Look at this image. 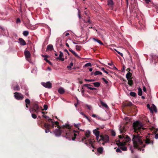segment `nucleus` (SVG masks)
<instances>
[{"label": "nucleus", "instance_id": "obj_10", "mask_svg": "<svg viewBox=\"0 0 158 158\" xmlns=\"http://www.w3.org/2000/svg\"><path fill=\"white\" fill-rule=\"evenodd\" d=\"M93 133L96 136V138L97 140L99 139L100 138V132L96 129H95L93 131Z\"/></svg>", "mask_w": 158, "mask_h": 158}, {"label": "nucleus", "instance_id": "obj_2", "mask_svg": "<svg viewBox=\"0 0 158 158\" xmlns=\"http://www.w3.org/2000/svg\"><path fill=\"white\" fill-rule=\"evenodd\" d=\"M141 137L138 135H134L132 141L134 147L143 151H144L143 148L145 147V145L149 144L152 145L153 143V139H151L146 138L145 140H144L146 144V145H145L143 143Z\"/></svg>", "mask_w": 158, "mask_h": 158}, {"label": "nucleus", "instance_id": "obj_48", "mask_svg": "<svg viewBox=\"0 0 158 158\" xmlns=\"http://www.w3.org/2000/svg\"><path fill=\"white\" fill-rule=\"evenodd\" d=\"M74 125L75 126V127H76L78 128L80 126V124H74Z\"/></svg>", "mask_w": 158, "mask_h": 158}, {"label": "nucleus", "instance_id": "obj_54", "mask_svg": "<svg viewBox=\"0 0 158 158\" xmlns=\"http://www.w3.org/2000/svg\"><path fill=\"white\" fill-rule=\"evenodd\" d=\"M49 129H46L45 130V132L46 133H47L50 131Z\"/></svg>", "mask_w": 158, "mask_h": 158}, {"label": "nucleus", "instance_id": "obj_41", "mask_svg": "<svg viewBox=\"0 0 158 158\" xmlns=\"http://www.w3.org/2000/svg\"><path fill=\"white\" fill-rule=\"evenodd\" d=\"M101 70L102 71H103L104 73H106L107 74H108V72L105 70V69L104 68H102L101 69Z\"/></svg>", "mask_w": 158, "mask_h": 158}, {"label": "nucleus", "instance_id": "obj_45", "mask_svg": "<svg viewBox=\"0 0 158 158\" xmlns=\"http://www.w3.org/2000/svg\"><path fill=\"white\" fill-rule=\"evenodd\" d=\"M102 79L105 83L106 84H107L108 83V81L105 78H102Z\"/></svg>", "mask_w": 158, "mask_h": 158}, {"label": "nucleus", "instance_id": "obj_31", "mask_svg": "<svg viewBox=\"0 0 158 158\" xmlns=\"http://www.w3.org/2000/svg\"><path fill=\"white\" fill-rule=\"evenodd\" d=\"M13 89L14 90H19L20 89L19 86V85H17L16 86L14 87Z\"/></svg>", "mask_w": 158, "mask_h": 158}, {"label": "nucleus", "instance_id": "obj_44", "mask_svg": "<svg viewBox=\"0 0 158 158\" xmlns=\"http://www.w3.org/2000/svg\"><path fill=\"white\" fill-rule=\"evenodd\" d=\"M115 132L114 131H111V134L113 136H114L115 135Z\"/></svg>", "mask_w": 158, "mask_h": 158}, {"label": "nucleus", "instance_id": "obj_39", "mask_svg": "<svg viewBox=\"0 0 158 158\" xmlns=\"http://www.w3.org/2000/svg\"><path fill=\"white\" fill-rule=\"evenodd\" d=\"M81 46H80L77 45L76 46V48L77 50L79 51L80 50Z\"/></svg>", "mask_w": 158, "mask_h": 158}, {"label": "nucleus", "instance_id": "obj_56", "mask_svg": "<svg viewBox=\"0 0 158 158\" xmlns=\"http://www.w3.org/2000/svg\"><path fill=\"white\" fill-rule=\"evenodd\" d=\"M143 91L144 92H145L146 91V88L144 86L143 87Z\"/></svg>", "mask_w": 158, "mask_h": 158}, {"label": "nucleus", "instance_id": "obj_27", "mask_svg": "<svg viewBox=\"0 0 158 158\" xmlns=\"http://www.w3.org/2000/svg\"><path fill=\"white\" fill-rule=\"evenodd\" d=\"M94 86L96 87H98L100 86V84L98 82H94L93 83Z\"/></svg>", "mask_w": 158, "mask_h": 158}, {"label": "nucleus", "instance_id": "obj_30", "mask_svg": "<svg viewBox=\"0 0 158 158\" xmlns=\"http://www.w3.org/2000/svg\"><path fill=\"white\" fill-rule=\"evenodd\" d=\"M73 65V64L72 62L70 63L69 65L67 66V68L69 70H71L72 67Z\"/></svg>", "mask_w": 158, "mask_h": 158}, {"label": "nucleus", "instance_id": "obj_20", "mask_svg": "<svg viewBox=\"0 0 158 158\" xmlns=\"http://www.w3.org/2000/svg\"><path fill=\"white\" fill-rule=\"evenodd\" d=\"M97 152L98 153H99L100 154H102V153L103 152V149L102 147H99L98 148H97Z\"/></svg>", "mask_w": 158, "mask_h": 158}, {"label": "nucleus", "instance_id": "obj_8", "mask_svg": "<svg viewBox=\"0 0 158 158\" xmlns=\"http://www.w3.org/2000/svg\"><path fill=\"white\" fill-rule=\"evenodd\" d=\"M15 98L18 100H22L24 98L23 95L21 93L16 92L14 93Z\"/></svg>", "mask_w": 158, "mask_h": 158}, {"label": "nucleus", "instance_id": "obj_55", "mask_svg": "<svg viewBox=\"0 0 158 158\" xmlns=\"http://www.w3.org/2000/svg\"><path fill=\"white\" fill-rule=\"evenodd\" d=\"M92 117H93L94 118H97L98 117V115L95 114H93L92 115Z\"/></svg>", "mask_w": 158, "mask_h": 158}, {"label": "nucleus", "instance_id": "obj_12", "mask_svg": "<svg viewBox=\"0 0 158 158\" xmlns=\"http://www.w3.org/2000/svg\"><path fill=\"white\" fill-rule=\"evenodd\" d=\"M64 56V55L62 52L61 51L60 52L59 56L57 57L56 58V60H59L62 61H64V59L62 58Z\"/></svg>", "mask_w": 158, "mask_h": 158}, {"label": "nucleus", "instance_id": "obj_38", "mask_svg": "<svg viewBox=\"0 0 158 158\" xmlns=\"http://www.w3.org/2000/svg\"><path fill=\"white\" fill-rule=\"evenodd\" d=\"M44 109H42V110H47L48 108V106L47 105H44Z\"/></svg>", "mask_w": 158, "mask_h": 158}, {"label": "nucleus", "instance_id": "obj_46", "mask_svg": "<svg viewBox=\"0 0 158 158\" xmlns=\"http://www.w3.org/2000/svg\"><path fill=\"white\" fill-rule=\"evenodd\" d=\"M115 51L117 52L119 54V55H120L121 56H123V54L122 53H121L120 52H119V51H117L115 49Z\"/></svg>", "mask_w": 158, "mask_h": 158}, {"label": "nucleus", "instance_id": "obj_40", "mask_svg": "<svg viewBox=\"0 0 158 158\" xmlns=\"http://www.w3.org/2000/svg\"><path fill=\"white\" fill-rule=\"evenodd\" d=\"M73 54V55H74L76 57H79V56H78V55L77 54V53L75 52H74L73 50V52H72Z\"/></svg>", "mask_w": 158, "mask_h": 158}, {"label": "nucleus", "instance_id": "obj_60", "mask_svg": "<svg viewBox=\"0 0 158 158\" xmlns=\"http://www.w3.org/2000/svg\"><path fill=\"white\" fill-rule=\"evenodd\" d=\"M146 2V3H148L150 2V0H144Z\"/></svg>", "mask_w": 158, "mask_h": 158}, {"label": "nucleus", "instance_id": "obj_29", "mask_svg": "<svg viewBox=\"0 0 158 158\" xmlns=\"http://www.w3.org/2000/svg\"><path fill=\"white\" fill-rule=\"evenodd\" d=\"M25 101L26 103V104L29 105L30 103V101L29 100V99L28 98H26L25 100Z\"/></svg>", "mask_w": 158, "mask_h": 158}, {"label": "nucleus", "instance_id": "obj_7", "mask_svg": "<svg viewBox=\"0 0 158 158\" xmlns=\"http://www.w3.org/2000/svg\"><path fill=\"white\" fill-rule=\"evenodd\" d=\"M39 109L40 107L37 104H35L33 108L30 109L29 110L31 113L32 112H34L37 114H38L40 112L39 110Z\"/></svg>", "mask_w": 158, "mask_h": 158}, {"label": "nucleus", "instance_id": "obj_3", "mask_svg": "<svg viewBox=\"0 0 158 158\" xmlns=\"http://www.w3.org/2000/svg\"><path fill=\"white\" fill-rule=\"evenodd\" d=\"M119 139L116 141V143L118 146L116 151L117 152H121V151H126L127 147L125 146L128 144V143L131 141V139L127 135L123 136L119 135Z\"/></svg>", "mask_w": 158, "mask_h": 158}, {"label": "nucleus", "instance_id": "obj_62", "mask_svg": "<svg viewBox=\"0 0 158 158\" xmlns=\"http://www.w3.org/2000/svg\"><path fill=\"white\" fill-rule=\"evenodd\" d=\"M85 118H86L88 120H89V121H90L89 119V118L87 116H86V115H85Z\"/></svg>", "mask_w": 158, "mask_h": 158}, {"label": "nucleus", "instance_id": "obj_50", "mask_svg": "<svg viewBox=\"0 0 158 158\" xmlns=\"http://www.w3.org/2000/svg\"><path fill=\"white\" fill-rule=\"evenodd\" d=\"M42 116L43 117H44V118H45L47 119H48L49 118V117L48 116H47L45 115H43Z\"/></svg>", "mask_w": 158, "mask_h": 158}, {"label": "nucleus", "instance_id": "obj_58", "mask_svg": "<svg viewBox=\"0 0 158 158\" xmlns=\"http://www.w3.org/2000/svg\"><path fill=\"white\" fill-rule=\"evenodd\" d=\"M155 138L156 139H158V134H156L155 135Z\"/></svg>", "mask_w": 158, "mask_h": 158}, {"label": "nucleus", "instance_id": "obj_53", "mask_svg": "<svg viewBox=\"0 0 158 158\" xmlns=\"http://www.w3.org/2000/svg\"><path fill=\"white\" fill-rule=\"evenodd\" d=\"M132 105V103L130 102L127 103V106H131Z\"/></svg>", "mask_w": 158, "mask_h": 158}, {"label": "nucleus", "instance_id": "obj_18", "mask_svg": "<svg viewBox=\"0 0 158 158\" xmlns=\"http://www.w3.org/2000/svg\"><path fill=\"white\" fill-rule=\"evenodd\" d=\"M53 49V46L52 45L49 44L47 47L46 50H47L52 51Z\"/></svg>", "mask_w": 158, "mask_h": 158}, {"label": "nucleus", "instance_id": "obj_22", "mask_svg": "<svg viewBox=\"0 0 158 158\" xmlns=\"http://www.w3.org/2000/svg\"><path fill=\"white\" fill-rule=\"evenodd\" d=\"M53 127H52V128H54V127H56L57 126L58 127H59V122L58 121H56L55 122H54L53 123Z\"/></svg>", "mask_w": 158, "mask_h": 158}, {"label": "nucleus", "instance_id": "obj_47", "mask_svg": "<svg viewBox=\"0 0 158 158\" xmlns=\"http://www.w3.org/2000/svg\"><path fill=\"white\" fill-rule=\"evenodd\" d=\"M85 80L86 81H89V82H92V81H94V80L93 79H85Z\"/></svg>", "mask_w": 158, "mask_h": 158}, {"label": "nucleus", "instance_id": "obj_42", "mask_svg": "<svg viewBox=\"0 0 158 158\" xmlns=\"http://www.w3.org/2000/svg\"><path fill=\"white\" fill-rule=\"evenodd\" d=\"M77 10H78V16L79 19H80L81 18V14H80V11L79 10V9H77Z\"/></svg>", "mask_w": 158, "mask_h": 158}, {"label": "nucleus", "instance_id": "obj_61", "mask_svg": "<svg viewBox=\"0 0 158 158\" xmlns=\"http://www.w3.org/2000/svg\"><path fill=\"white\" fill-rule=\"evenodd\" d=\"M64 51L66 52L69 55V52H68V51L67 50V49H65L64 50Z\"/></svg>", "mask_w": 158, "mask_h": 158}, {"label": "nucleus", "instance_id": "obj_35", "mask_svg": "<svg viewBox=\"0 0 158 158\" xmlns=\"http://www.w3.org/2000/svg\"><path fill=\"white\" fill-rule=\"evenodd\" d=\"M128 84L130 86H131L133 84V81L132 80H129L128 81Z\"/></svg>", "mask_w": 158, "mask_h": 158}, {"label": "nucleus", "instance_id": "obj_4", "mask_svg": "<svg viewBox=\"0 0 158 158\" xmlns=\"http://www.w3.org/2000/svg\"><path fill=\"white\" fill-rule=\"evenodd\" d=\"M90 134V131L89 130H87L85 132V136L83 137L81 139V141L84 142L86 145L89 144L93 148H94V145L95 140L94 139H92L89 138Z\"/></svg>", "mask_w": 158, "mask_h": 158}, {"label": "nucleus", "instance_id": "obj_57", "mask_svg": "<svg viewBox=\"0 0 158 158\" xmlns=\"http://www.w3.org/2000/svg\"><path fill=\"white\" fill-rule=\"evenodd\" d=\"M147 107L149 109V110H150L151 107H150V105L149 104H148L147 105Z\"/></svg>", "mask_w": 158, "mask_h": 158}, {"label": "nucleus", "instance_id": "obj_43", "mask_svg": "<svg viewBox=\"0 0 158 158\" xmlns=\"http://www.w3.org/2000/svg\"><path fill=\"white\" fill-rule=\"evenodd\" d=\"M31 116L32 118H34V119H35V118H37L36 115L35 114H31Z\"/></svg>", "mask_w": 158, "mask_h": 158}, {"label": "nucleus", "instance_id": "obj_52", "mask_svg": "<svg viewBox=\"0 0 158 158\" xmlns=\"http://www.w3.org/2000/svg\"><path fill=\"white\" fill-rule=\"evenodd\" d=\"M0 29L1 30V31H4L5 30V29L3 28L2 26H0Z\"/></svg>", "mask_w": 158, "mask_h": 158}, {"label": "nucleus", "instance_id": "obj_11", "mask_svg": "<svg viewBox=\"0 0 158 158\" xmlns=\"http://www.w3.org/2000/svg\"><path fill=\"white\" fill-rule=\"evenodd\" d=\"M152 58V61L155 64L158 61V56L156 55H154L153 54L151 55Z\"/></svg>", "mask_w": 158, "mask_h": 158}, {"label": "nucleus", "instance_id": "obj_15", "mask_svg": "<svg viewBox=\"0 0 158 158\" xmlns=\"http://www.w3.org/2000/svg\"><path fill=\"white\" fill-rule=\"evenodd\" d=\"M19 40L20 44L24 46L26 44L25 41L22 38H19Z\"/></svg>", "mask_w": 158, "mask_h": 158}, {"label": "nucleus", "instance_id": "obj_13", "mask_svg": "<svg viewBox=\"0 0 158 158\" xmlns=\"http://www.w3.org/2000/svg\"><path fill=\"white\" fill-rule=\"evenodd\" d=\"M151 113H153V112H155L156 113L157 112V109L155 106L153 104L152 106L151 107V109L150 110Z\"/></svg>", "mask_w": 158, "mask_h": 158}, {"label": "nucleus", "instance_id": "obj_24", "mask_svg": "<svg viewBox=\"0 0 158 158\" xmlns=\"http://www.w3.org/2000/svg\"><path fill=\"white\" fill-rule=\"evenodd\" d=\"M102 74V73L99 71H96L94 73V75L95 76L98 75H101Z\"/></svg>", "mask_w": 158, "mask_h": 158}, {"label": "nucleus", "instance_id": "obj_16", "mask_svg": "<svg viewBox=\"0 0 158 158\" xmlns=\"http://www.w3.org/2000/svg\"><path fill=\"white\" fill-rule=\"evenodd\" d=\"M84 86L87 87L88 89L91 90H96L97 89L96 88L91 87L90 86H91V85L90 84H85L84 85Z\"/></svg>", "mask_w": 158, "mask_h": 158}, {"label": "nucleus", "instance_id": "obj_63", "mask_svg": "<svg viewBox=\"0 0 158 158\" xmlns=\"http://www.w3.org/2000/svg\"><path fill=\"white\" fill-rule=\"evenodd\" d=\"M47 62L48 63L50 64L51 65H52V63L49 60H48V61H47Z\"/></svg>", "mask_w": 158, "mask_h": 158}, {"label": "nucleus", "instance_id": "obj_17", "mask_svg": "<svg viewBox=\"0 0 158 158\" xmlns=\"http://www.w3.org/2000/svg\"><path fill=\"white\" fill-rule=\"evenodd\" d=\"M58 91L59 93L61 94H63L65 92L64 89L62 87L59 88L58 89Z\"/></svg>", "mask_w": 158, "mask_h": 158}, {"label": "nucleus", "instance_id": "obj_64", "mask_svg": "<svg viewBox=\"0 0 158 158\" xmlns=\"http://www.w3.org/2000/svg\"><path fill=\"white\" fill-rule=\"evenodd\" d=\"M25 94L26 95L28 96V94L27 91H26L25 92Z\"/></svg>", "mask_w": 158, "mask_h": 158}, {"label": "nucleus", "instance_id": "obj_23", "mask_svg": "<svg viewBox=\"0 0 158 158\" xmlns=\"http://www.w3.org/2000/svg\"><path fill=\"white\" fill-rule=\"evenodd\" d=\"M138 95L139 96H141L142 95V89L139 87L138 89Z\"/></svg>", "mask_w": 158, "mask_h": 158}, {"label": "nucleus", "instance_id": "obj_25", "mask_svg": "<svg viewBox=\"0 0 158 158\" xmlns=\"http://www.w3.org/2000/svg\"><path fill=\"white\" fill-rule=\"evenodd\" d=\"M93 39L94 41L97 42L100 44L103 45V43L100 40L97 39L95 38H93Z\"/></svg>", "mask_w": 158, "mask_h": 158}, {"label": "nucleus", "instance_id": "obj_9", "mask_svg": "<svg viewBox=\"0 0 158 158\" xmlns=\"http://www.w3.org/2000/svg\"><path fill=\"white\" fill-rule=\"evenodd\" d=\"M41 84L45 88L50 89L52 87V84L49 81H48L46 83L42 82Z\"/></svg>", "mask_w": 158, "mask_h": 158}, {"label": "nucleus", "instance_id": "obj_59", "mask_svg": "<svg viewBox=\"0 0 158 158\" xmlns=\"http://www.w3.org/2000/svg\"><path fill=\"white\" fill-rule=\"evenodd\" d=\"M130 149L131 151V153H133V150L132 149V147L130 146Z\"/></svg>", "mask_w": 158, "mask_h": 158}, {"label": "nucleus", "instance_id": "obj_28", "mask_svg": "<svg viewBox=\"0 0 158 158\" xmlns=\"http://www.w3.org/2000/svg\"><path fill=\"white\" fill-rule=\"evenodd\" d=\"M29 31H23V34L25 36H27L29 34Z\"/></svg>", "mask_w": 158, "mask_h": 158}, {"label": "nucleus", "instance_id": "obj_14", "mask_svg": "<svg viewBox=\"0 0 158 158\" xmlns=\"http://www.w3.org/2000/svg\"><path fill=\"white\" fill-rule=\"evenodd\" d=\"M24 55L26 58L27 59L30 57L31 54L28 51H25L24 52Z\"/></svg>", "mask_w": 158, "mask_h": 158}, {"label": "nucleus", "instance_id": "obj_33", "mask_svg": "<svg viewBox=\"0 0 158 158\" xmlns=\"http://www.w3.org/2000/svg\"><path fill=\"white\" fill-rule=\"evenodd\" d=\"M48 119V122H51V123L52 124V127H53V125L54 124H53L54 122L53 121L52 119L50 118H49Z\"/></svg>", "mask_w": 158, "mask_h": 158}, {"label": "nucleus", "instance_id": "obj_32", "mask_svg": "<svg viewBox=\"0 0 158 158\" xmlns=\"http://www.w3.org/2000/svg\"><path fill=\"white\" fill-rule=\"evenodd\" d=\"M42 56L43 57H44V60H45L47 62L48 61V60L47 59L48 56L47 55H42Z\"/></svg>", "mask_w": 158, "mask_h": 158}, {"label": "nucleus", "instance_id": "obj_34", "mask_svg": "<svg viewBox=\"0 0 158 158\" xmlns=\"http://www.w3.org/2000/svg\"><path fill=\"white\" fill-rule=\"evenodd\" d=\"M44 126L45 128L46 129H49L50 125L48 124L45 123Z\"/></svg>", "mask_w": 158, "mask_h": 158}, {"label": "nucleus", "instance_id": "obj_19", "mask_svg": "<svg viewBox=\"0 0 158 158\" xmlns=\"http://www.w3.org/2000/svg\"><path fill=\"white\" fill-rule=\"evenodd\" d=\"M108 5L110 6H112L114 5V2L113 0H108Z\"/></svg>", "mask_w": 158, "mask_h": 158}, {"label": "nucleus", "instance_id": "obj_1", "mask_svg": "<svg viewBox=\"0 0 158 158\" xmlns=\"http://www.w3.org/2000/svg\"><path fill=\"white\" fill-rule=\"evenodd\" d=\"M63 129L60 130L59 128L56 129L54 131V134L56 137L60 136L61 134L63 132L65 134V135L64 136L68 139L69 140L72 139L74 140L76 138L77 134L76 132H78V131L72 130L71 126L69 125L68 123H66L62 126Z\"/></svg>", "mask_w": 158, "mask_h": 158}, {"label": "nucleus", "instance_id": "obj_6", "mask_svg": "<svg viewBox=\"0 0 158 158\" xmlns=\"http://www.w3.org/2000/svg\"><path fill=\"white\" fill-rule=\"evenodd\" d=\"M97 141L100 143L104 145L106 143L109 142V137L107 135L102 134L100 135V138Z\"/></svg>", "mask_w": 158, "mask_h": 158}, {"label": "nucleus", "instance_id": "obj_49", "mask_svg": "<svg viewBox=\"0 0 158 158\" xmlns=\"http://www.w3.org/2000/svg\"><path fill=\"white\" fill-rule=\"evenodd\" d=\"M16 23H20V20L19 18H18L17 19Z\"/></svg>", "mask_w": 158, "mask_h": 158}, {"label": "nucleus", "instance_id": "obj_37", "mask_svg": "<svg viewBox=\"0 0 158 158\" xmlns=\"http://www.w3.org/2000/svg\"><path fill=\"white\" fill-rule=\"evenodd\" d=\"M130 95L131 96L134 97L136 96V93L134 92H131L130 93Z\"/></svg>", "mask_w": 158, "mask_h": 158}, {"label": "nucleus", "instance_id": "obj_5", "mask_svg": "<svg viewBox=\"0 0 158 158\" xmlns=\"http://www.w3.org/2000/svg\"><path fill=\"white\" fill-rule=\"evenodd\" d=\"M143 124L141 122L138 121L134 122L133 123L134 131L137 133L138 135L139 132L142 134V131L143 130Z\"/></svg>", "mask_w": 158, "mask_h": 158}, {"label": "nucleus", "instance_id": "obj_26", "mask_svg": "<svg viewBox=\"0 0 158 158\" xmlns=\"http://www.w3.org/2000/svg\"><path fill=\"white\" fill-rule=\"evenodd\" d=\"M101 103L102 106H103L107 108H108L107 105L106 104V103L102 101H101Z\"/></svg>", "mask_w": 158, "mask_h": 158}, {"label": "nucleus", "instance_id": "obj_21", "mask_svg": "<svg viewBox=\"0 0 158 158\" xmlns=\"http://www.w3.org/2000/svg\"><path fill=\"white\" fill-rule=\"evenodd\" d=\"M131 73L130 72H128L126 75V77L127 79H130L131 78Z\"/></svg>", "mask_w": 158, "mask_h": 158}, {"label": "nucleus", "instance_id": "obj_36", "mask_svg": "<svg viewBox=\"0 0 158 158\" xmlns=\"http://www.w3.org/2000/svg\"><path fill=\"white\" fill-rule=\"evenodd\" d=\"M92 66L91 64L90 63H88L86 64L84 66L85 67H88L89 66Z\"/></svg>", "mask_w": 158, "mask_h": 158}, {"label": "nucleus", "instance_id": "obj_51", "mask_svg": "<svg viewBox=\"0 0 158 158\" xmlns=\"http://www.w3.org/2000/svg\"><path fill=\"white\" fill-rule=\"evenodd\" d=\"M86 106L89 110H91L92 108V107L91 106L89 105H86Z\"/></svg>", "mask_w": 158, "mask_h": 158}]
</instances>
